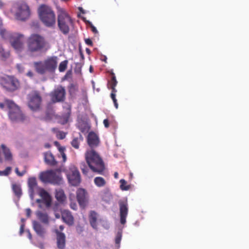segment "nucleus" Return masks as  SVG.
Returning <instances> with one entry per match:
<instances>
[{"instance_id":"1","label":"nucleus","mask_w":249,"mask_h":249,"mask_svg":"<svg viewBox=\"0 0 249 249\" xmlns=\"http://www.w3.org/2000/svg\"><path fill=\"white\" fill-rule=\"evenodd\" d=\"M86 162L82 161L79 164V167L82 173L88 175L89 168L94 173L104 175L105 165L102 158L94 150L87 151L85 153Z\"/></svg>"},{"instance_id":"2","label":"nucleus","mask_w":249,"mask_h":249,"mask_svg":"<svg viewBox=\"0 0 249 249\" xmlns=\"http://www.w3.org/2000/svg\"><path fill=\"white\" fill-rule=\"evenodd\" d=\"M86 162L82 161L79 164V167L82 173L88 175L89 168L94 173L104 175L105 165L102 158L94 150L87 151L85 153Z\"/></svg>"},{"instance_id":"3","label":"nucleus","mask_w":249,"mask_h":249,"mask_svg":"<svg viewBox=\"0 0 249 249\" xmlns=\"http://www.w3.org/2000/svg\"><path fill=\"white\" fill-rule=\"evenodd\" d=\"M26 52L29 54L47 51L49 43L45 37L38 34H32L27 39Z\"/></svg>"},{"instance_id":"4","label":"nucleus","mask_w":249,"mask_h":249,"mask_svg":"<svg viewBox=\"0 0 249 249\" xmlns=\"http://www.w3.org/2000/svg\"><path fill=\"white\" fill-rule=\"evenodd\" d=\"M0 35L4 39L9 40L11 46L18 52H21L24 47V36L23 35L8 32L2 27H0Z\"/></svg>"},{"instance_id":"5","label":"nucleus","mask_w":249,"mask_h":249,"mask_svg":"<svg viewBox=\"0 0 249 249\" xmlns=\"http://www.w3.org/2000/svg\"><path fill=\"white\" fill-rule=\"evenodd\" d=\"M39 18L47 27H53L56 23V17L53 9L45 4H41L38 8Z\"/></svg>"},{"instance_id":"6","label":"nucleus","mask_w":249,"mask_h":249,"mask_svg":"<svg viewBox=\"0 0 249 249\" xmlns=\"http://www.w3.org/2000/svg\"><path fill=\"white\" fill-rule=\"evenodd\" d=\"M57 66V57L55 56L48 57L44 61H40L34 63L36 71L40 74H44L46 72H53Z\"/></svg>"},{"instance_id":"7","label":"nucleus","mask_w":249,"mask_h":249,"mask_svg":"<svg viewBox=\"0 0 249 249\" xmlns=\"http://www.w3.org/2000/svg\"><path fill=\"white\" fill-rule=\"evenodd\" d=\"M5 104L8 108V116L12 121L24 123L28 120V117L26 116L13 101L5 99Z\"/></svg>"},{"instance_id":"8","label":"nucleus","mask_w":249,"mask_h":249,"mask_svg":"<svg viewBox=\"0 0 249 249\" xmlns=\"http://www.w3.org/2000/svg\"><path fill=\"white\" fill-rule=\"evenodd\" d=\"M57 23L60 31L64 35H67L69 33L70 26L72 24V20L63 8H59L58 9Z\"/></svg>"},{"instance_id":"9","label":"nucleus","mask_w":249,"mask_h":249,"mask_svg":"<svg viewBox=\"0 0 249 249\" xmlns=\"http://www.w3.org/2000/svg\"><path fill=\"white\" fill-rule=\"evenodd\" d=\"M0 85L6 90L13 92L20 87V83L17 78L13 76L6 75L0 78Z\"/></svg>"},{"instance_id":"10","label":"nucleus","mask_w":249,"mask_h":249,"mask_svg":"<svg viewBox=\"0 0 249 249\" xmlns=\"http://www.w3.org/2000/svg\"><path fill=\"white\" fill-rule=\"evenodd\" d=\"M40 179L44 182H49L53 184H60L62 181L60 173L53 170L42 173L40 176Z\"/></svg>"},{"instance_id":"11","label":"nucleus","mask_w":249,"mask_h":249,"mask_svg":"<svg viewBox=\"0 0 249 249\" xmlns=\"http://www.w3.org/2000/svg\"><path fill=\"white\" fill-rule=\"evenodd\" d=\"M17 9L15 16L16 18L20 20H24L30 17L31 11L28 5L24 1L18 2L15 4Z\"/></svg>"},{"instance_id":"12","label":"nucleus","mask_w":249,"mask_h":249,"mask_svg":"<svg viewBox=\"0 0 249 249\" xmlns=\"http://www.w3.org/2000/svg\"><path fill=\"white\" fill-rule=\"evenodd\" d=\"M66 176L69 182L72 186H76L81 182V177L77 168L74 165L70 166L66 171Z\"/></svg>"},{"instance_id":"13","label":"nucleus","mask_w":249,"mask_h":249,"mask_svg":"<svg viewBox=\"0 0 249 249\" xmlns=\"http://www.w3.org/2000/svg\"><path fill=\"white\" fill-rule=\"evenodd\" d=\"M66 90L64 87L59 85L49 93L51 101L52 103L62 102L66 99Z\"/></svg>"},{"instance_id":"14","label":"nucleus","mask_w":249,"mask_h":249,"mask_svg":"<svg viewBox=\"0 0 249 249\" xmlns=\"http://www.w3.org/2000/svg\"><path fill=\"white\" fill-rule=\"evenodd\" d=\"M42 102V97L39 91H33L28 95V107L33 111H36L40 108Z\"/></svg>"},{"instance_id":"15","label":"nucleus","mask_w":249,"mask_h":249,"mask_svg":"<svg viewBox=\"0 0 249 249\" xmlns=\"http://www.w3.org/2000/svg\"><path fill=\"white\" fill-rule=\"evenodd\" d=\"M76 198L80 206L82 208H85L88 203L87 193L85 189H78L76 191Z\"/></svg>"},{"instance_id":"16","label":"nucleus","mask_w":249,"mask_h":249,"mask_svg":"<svg viewBox=\"0 0 249 249\" xmlns=\"http://www.w3.org/2000/svg\"><path fill=\"white\" fill-rule=\"evenodd\" d=\"M120 209V222L124 225L126 223V218L128 214V206L126 202L120 201L119 203Z\"/></svg>"},{"instance_id":"17","label":"nucleus","mask_w":249,"mask_h":249,"mask_svg":"<svg viewBox=\"0 0 249 249\" xmlns=\"http://www.w3.org/2000/svg\"><path fill=\"white\" fill-rule=\"evenodd\" d=\"M99 139L96 134L93 132H90L87 137V142L91 148L97 146L99 143Z\"/></svg>"},{"instance_id":"18","label":"nucleus","mask_w":249,"mask_h":249,"mask_svg":"<svg viewBox=\"0 0 249 249\" xmlns=\"http://www.w3.org/2000/svg\"><path fill=\"white\" fill-rule=\"evenodd\" d=\"M56 234L57 247L59 249H64L66 246V236L63 232H60L58 230H55Z\"/></svg>"},{"instance_id":"19","label":"nucleus","mask_w":249,"mask_h":249,"mask_svg":"<svg viewBox=\"0 0 249 249\" xmlns=\"http://www.w3.org/2000/svg\"><path fill=\"white\" fill-rule=\"evenodd\" d=\"M62 218L63 221L69 226L74 223V218L71 213L68 210H64L61 212Z\"/></svg>"},{"instance_id":"20","label":"nucleus","mask_w":249,"mask_h":249,"mask_svg":"<svg viewBox=\"0 0 249 249\" xmlns=\"http://www.w3.org/2000/svg\"><path fill=\"white\" fill-rule=\"evenodd\" d=\"M43 155L45 162L47 164L52 166H55L57 164V161L50 151L45 152Z\"/></svg>"},{"instance_id":"21","label":"nucleus","mask_w":249,"mask_h":249,"mask_svg":"<svg viewBox=\"0 0 249 249\" xmlns=\"http://www.w3.org/2000/svg\"><path fill=\"white\" fill-rule=\"evenodd\" d=\"M29 187V194L32 199H33L34 196V190L37 186V182L35 178H30L28 181Z\"/></svg>"},{"instance_id":"22","label":"nucleus","mask_w":249,"mask_h":249,"mask_svg":"<svg viewBox=\"0 0 249 249\" xmlns=\"http://www.w3.org/2000/svg\"><path fill=\"white\" fill-rule=\"evenodd\" d=\"M33 229L39 236L44 237L46 232V230L39 223L34 221L33 222Z\"/></svg>"},{"instance_id":"23","label":"nucleus","mask_w":249,"mask_h":249,"mask_svg":"<svg viewBox=\"0 0 249 249\" xmlns=\"http://www.w3.org/2000/svg\"><path fill=\"white\" fill-rule=\"evenodd\" d=\"M1 147L2 149L5 160L8 161H11L13 159V156L10 149L3 144L1 145Z\"/></svg>"},{"instance_id":"24","label":"nucleus","mask_w":249,"mask_h":249,"mask_svg":"<svg viewBox=\"0 0 249 249\" xmlns=\"http://www.w3.org/2000/svg\"><path fill=\"white\" fill-rule=\"evenodd\" d=\"M55 197L57 200L60 203H63L65 201L66 198L64 191L60 189L56 190Z\"/></svg>"},{"instance_id":"25","label":"nucleus","mask_w":249,"mask_h":249,"mask_svg":"<svg viewBox=\"0 0 249 249\" xmlns=\"http://www.w3.org/2000/svg\"><path fill=\"white\" fill-rule=\"evenodd\" d=\"M12 189L15 196L18 198H19L22 194L20 185L17 183H13L12 185Z\"/></svg>"},{"instance_id":"26","label":"nucleus","mask_w":249,"mask_h":249,"mask_svg":"<svg viewBox=\"0 0 249 249\" xmlns=\"http://www.w3.org/2000/svg\"><path fill=\"white\" fill-rule=\"evenodd\" d=\"M97 213L94 211L91 212L90 215H89V222H90L91 226L94 229L97 228Z\"/></svg>"},{"instance_id":"27","label":"nucleus","mask_w":249,"mask_h":249,"mask_svg":"<svg viewBox=\"0 0 249 249\" xmlns=\"http://www.w3.org/2000/svg\"><path fill=\"white\" fill-rule=\"evenodd\" d=\"M36 216L38 219L45 224H48L49 217L46 213L38 211L36 213Z\"/></svg>"},{"instance_id":"28","label":"nucleus","mask_w":249,"mask_h":249,"mask_svg":"<svg viewBox=\"0 0 249 249\" xmlns=\"http://www.w3.org/2000/svg\"><path fill=\"white\" fill-rule=\"evenodd\" d=\"M83 137L82 135L79 133V136L77 137L74 138L71 142V144L72 146L75 148L78 149L79 147V144L81 142L83 141Z\"/></svg>"},{"instance_id":"29","label":"nucleus","mask_w":249,"mask_h":249,"mask_svg":"<svg viewBox=\"0 0 249 249\" xmlns=\"http://www.w3.org/2000/svg\"><path fill=\"white\" fill-rule=\"evenodd\" d=\"M94 183L98 187H102L106 185L107 182L102 177H97L94 179Z\"/></svg>"},{"instance_id":"30","label":"nucleus","mask_w":249,"mask_h":249,"mask_svg":"<svg viewBox=\"0 0 249 249\" xmlns=\"http://www.w3.org/2000/svg\"><path fill=\"white\" fill-rule=\"evenodd\" d=\"M111 78L107 82V86L108 89L115 88L117 84V83H118L116 80L115 74L113 71H112L111 72Z\"/></svg>"},{"instance_id":"31","label":"nucleus","mask_w":249,"mask_h":249,"mask_svg":"<svg viewBox=\"0 0 249 249\" xmlns=\"http://www.w3.org/2000/svg\"><path fill=\"white\" fill-rule=\"evenodd\" d=\"M10 56L9 51L5 50L3 47L0 45V58L2 60H5Z\"/></svg>"},{"instance_id":"32","label":"nucleus","mask_w":249,"mask_h":249,"mask_svg":"<svg viewBox=\"0 0 249 249\" xmlns=\"http://www.w3.org/2000/svg\"><path fill=\"white\" fill-rule=\"evenodd\" d=\"M111 89V92L110 93V97L112 100L114 106L116 109L118 108V104L117 103V99L116 98V93L117 92V90L115 89V88H112L110 89Z\"/></svg>"},{"instance_id":"33","label":"nucleus","mask_w":249,"mask_h":249,"mask_svg":"<svg viewBox=\"0 0 249 249\" xmlns=\"http://www.w3.org/2000/svg\"><path fill=\"white\" fill-rule=\"evenodd\" d=\"M120 182V188L122 191H127L130 188V185H127V182L124 179H121Z\"/></svg>"},{"instance_id":"34","label":"nucleus","mask_w":249,"mask_h":249,"mask_svg":"<svg viewBox=\"0 0 249 249\" xmlns=\"http://www.w3.org/2000/svg\"><path fill=\"white\" fill-rule=\"evenodd\" d=\"M39 194V196L44 200L48 199L49 198V197H50V196L49 193L43 189H42L40 190Z\"/></svg>"},{"instance_id":"35","label":"nucleus","mask_w":249,"mask_h":249,"mask_svg":"<svg viewBox=\"0 0 249 249\" xmlns=\"http://www.w3.org/2000/svg\"><path fill=\"white\" fill-rule=\"evenodd\" d=\"M68 63V60H64L60 63L58 68L60 72H63L66 70L67 67Z\"/></svg>"},{"instance_id":"36","label":"nucleus","mask_w":249,"mask_h":249,"mask_svg":"<svg viewBox=\"0 0 249 249\" xmlns=\"http://www.w3.org/2000/svg\"><path fill=\"white\" fill-rule=\"evenodd\" d=\"M78 129L81 130L82 133H87L90 129L89 125H78Z\"/></svg>"},{"instance_id":"37","label":"nucleus","mask_w":249,"mask_h":249,"mask_svg":"<svg viewBox=\"0 0 249 249\" xmlns=\"http://www.w3.org/2000/svg\"><path fill=\"white\" fill-rule=\"evenodd\" d=\"M11 171V167H7L4 171H0V176H8L9 175Z\"/></svg>"},{"instance_id":"38","label":"nucleus","mask_w":249,"mask_h":249,"mask_svg":"<svg viewBox=\"0 0 249 249\" xmlns=\"http://www.w3.org/2000/svg\"><path fill=\"white\" fill-rule=\"evenodd\" d=\"M66 134L67 133L63 131H59L56 133V137L60 140H63L66 137Z\"/></svg>"},{"instance_id":"39","label":"nucleus","mask_w":249,"mask_h":249,"mask_svg":"<svg viewBox=\"0 0 249 249\" xmlns=\"http://www.w3.org/2000/svg\"><path fill=\"white\" fill-rule=\"evenodd\" d=\"M122 239V233L118 232L115 238V243L119 246Z\"/></svg>"},{"instance_id":"40","label":"nucleus","mask_w":249,"mask_h":249,"mask_svg":"<svg viewBox=\"0 0 249 249\" xmlns=\"http://www.w3.org/2000/svg\"><path fill=\"white\" fill-rule=\"evenodd\" d=\"M86 23L87 24H88V25L90 26L92 32L94 34H97L98 33V32L97 29L96 28V27L95 26H94V25L92 24V23L91 22H90L89 21H87Z\"/></svg>"},{"instance_id":"41","label":"nucleus","mask_w":249,"mask_h":249,"mask_svg":"<svg viewBox=\"0 0 249 249\" xmlns=\"http://www.w3.org/2000/svg\"><path fill=\"white\" fill-rule=\"evenodd\" d=\"M67 114L65 116V123H67L68 120V118L70 115L71 114V107L69 106L67 108Z\"/></svg>"},{"instance_id":"42","label":"nucleus","mask_w":249,"mask_h":249,"mask_svg":"<svg viewBox=\"0 0 249 249\" xmlns=\"http://www.w3.org/2000/svg\"><path fill=\"white\" fill-rule=\"evenodd\" d=\"M77 90L74 84H71L69 87V92L70 94L74 93Z\"/></svg>"},{"instance_id":"43","label":"nucleus","mask_w":249,"mask_h":249,"mask_svg":"<svg viewBox=\"0 0 249 249\" xmlns=\"http://www.w3.org/2000/svg\"><path fill=\"white\" fill-rule=\"evenodd\" d=\"M15 172L18 176L22 177L26 173V171L25 170H24L21 172H20L18 171V168H16L15 169Z\"/></svg>"},{"instance_id":"44","label":"nucleus","mask_w":249,"mask_h":249,"mask_svg":"<svg viewBox=\"0 0 249 249\" xmlns=\"http://www.w3.org/2000/svg\"><path fill=\"white\" fill-rule=\"evenodd\" d=\"M85 43H86V44L89 45L90 46H93L92 41H91V40L90 39L87 38L85 40Z\"/></svg>"},{"instance_id":"45","label":"nucleus","mask_w":249,"mask_h":249,"mask_svg":"<svg viewBox=\"0 0 249 249\" xmlns=\"http://www.w3.org/2000/svg\"><path fill=\"white\" fill-rule=\"evenodd\" d=\"M26 216L27 217H30L31 214V210L30 208H27L25 210Z\"/></svg>"},{"instance_id":"46","label":"nucleus","mask_w":249,"mask_h":249,"mask_svg":"<svg viewBox=\"0 0 249 249\" xmlns=\"http://www.w3.org/2000/svg\"><path fill=\"white\" fill-rule=\"evenodd\" d=\"M24 230V224H22L21 225L20 227V230H19L20 235H21L23 233Z\"/></svg>"},{"instance_id":"47","label":"nucleus","mask_w":249,"mask_h":249,"mask_svg":"<svg viewBox=\"0 0 249 249\" xmlns=\"http://www.w3.org/2000/svg\"><path fill=\"white\" fill-rule=\"evenodd\" d=\"M45 201H46V204L47 206L49 207L51 205V202L50 197H49V198L48 199L45 200Z\"/></svg>"},{"instance_id":"48","label":"nucleus","mask_w":249,"mask_h":249,"mask_svg":"<svg viewBox=\"0 0 249 249\" xmlns=\"http://www.w3.org/2000/svg\"><path fill=\"white\" fill-rule=\"evenodd\" d=\"M61 155L62 158H63V161L65 162L66 160V159H67V157H66V154H65V153H63L61 154Z\"/></svg>"},{"instance_id":"49","label":"nucleus","mask_w":249,"mask_h":249,"mask_svg":"<svg viewBox=\"0 0 249 249\" xmlns=\"http://www.w3.org/2000/svg\"><path fill=\"white\" fill-rule=\"evenodd\" d=\"M59 151L60 153V154H62L63 153H64L65 148L63 147H60L58 148Z\"/></svg>"},{"instance_id":"50","label":"nucleus","mask_w":249,"mask_h":249,"mask_svg":"<svg viewBox=\"0 0 249 249\" xmlns=\"http://www.w3.org/2000/svg\"><path fill=\"white\" fill-rule=\"evenodd\" d=\"M76 230L79 232H81L83 231L82 228L81 226H77L76 228Z\"/></svg>"},{"instance_id":"51","label":"nucleus","mask_w":249,"mask_h":249,"mask_svg":"<svg viewBox=\"0 0 249 249\" xmlns=\"http://www.w3.org/2000/svg\"><path fill=\"white\" fill-rule=\"evenodd\" d=\"M27 75L31 77L33 76V73L31 71H29L27 72Z\"/></svg>"},{"instance_id":"52","label":"nucleus","mask_w":249,"mask_h":249,"mask_svg":"<svg viewBox=\"0 0 249 249\" xmlns=\"http://www.w3.org/2000/svg\"><path fill=\"white\" fill-rule=\"evenodd\" d=\"M5 105H6L5 100H4V103H0V108H3Z\"/></svg>"},{"instance_id":"53","label":"nucleus","mask_w":249,"mask_h":249,"mask_svg":"<svg viewBox=\"0 0 249 249\" xmlns=\"http://www.w3.org/2000/svg\"><path fill=\"white\" fill-rule=\"evenodd\" d=\"M104 124H109V122L108 119H105L103 121Z\"/></svg>"},{"instance_id":"54","label":"nucleus","mask_w":249,"mask_h":249,"mask_svg":"<svg viewBox=\"0 0 249 249\" xmlns=\"http://www.w3.org/2000/svg\"><path fill=\"white\" fill-rule=\"evenodd\" d=\"M71 208L73 210H76V205L75 204H71Z\"/></svg>"},{"instance_id":"55","label":"nucleus","mask_w":249,"mask_h":249,"mask_svg":"<svg viewBox=\"0 0 249 249\" xmlns=\"http://www.w3.org/2000/svg\"><path fill=\"white\" fill-rule=\"evenodd\" d=\"M44 146L45 148H49L51 147V145L49 143H46L45 144Z\"/></svg>"},{"instance_id":"56","label":"nucleus","mask_w":249,"mask_h":249,"mask_svg":"<svg viewBox=\"0 0 249 249\" xmlns=\"http://www.w3.org/2000/svg\"><path fill=\"white\" fill-rule=\"evenodd\" d=\"M118 173L117 172H115L114 174V177L115 178H118Z\"/></svg>"},{"instance_id":"57","label":"nucleus","mask_w":249,"mask_h":249,"mask_svg":"<svg viewBox=\"0 0 249 249\" xmlns=\"http://www.w3.org/2000/svg\"><path fill=\"white\" fill-rule=\"evenodd\" d=\"M64 227L63 225H60L59 226V229L60 231H63L64 230Z\"/></svg>"},{"instance_id":"58","label":"nucleus","mask_w":249,"mask_h":249,"mask_svg":"<svg viewBox=\"0 0 249 249\" xmlns=\"http://www.w3.org/2000/svg\"><path fill=\"white\" fill-rule=\"evenodd\" d=\"M86 52L88 53V54H90V51L89 49L88 48H86Z\"/></svg>"},{"instance_id":"59","label":"nucleus","mask_w":249,"mask_h":249,"mask_svg":"<svg viewBox=\"0 0 249 249\" xmlns=\"http://www.w3.org/2000/svg\"><path fill=\"white\" fill-rule=\"evenodd\" d=\"M3 6V3L0 0V9Z\"/></svg>"},{"instance_id":"60","label":"nucleus","mask_w":249,"mask_h":249,"mask_svg":"<svg viewBox=\"0 0 249 249\" xmlns=\"http://www.w3.org/2000/svg\"><path fill=\"white\" fill-rule=\"evenodd\" d=\"M55 217L59 218L60 217V215L59 214H55Z\"/></svg>"},{"instance_id":"61","label":"nucleus","mask_w":249,"mask_h":249,"mask_svg":"<svg viewBox=\"0 0 249 249\" xmlns=\"http://www.w3.org/2000/svg\"><path fill=\"white\" fill-rule=\"evenodd\" d=\"M80 54H81L82 58L84 59V55H83V54L82 53V52H80Z\"/></svg>"},{"instance_id":"62","label":"nucleus","mask_w":249,"mask_h":249,"mask_svg":"<svg viewBox=\"0 0 249 249\" xmlns=\"http://www.w3.org/2000/svg\"><path fill=\"white\" fill-rule=\"evenodd\" d=\"M54 143H55V145L58 144V142H55Z\"/></svg>"},{"instance_id":"63","label":"nucleus","mask_w":249,"mask_h":249,"mask_svg":"<svg viewBox=\"0 0 249 249\" xmlns=\"http://www.w3.org/2000/svg\"><path fill=\"white\" fill-rule=\"evenodd\" d=\"M105 127H107V128L108 127V126H109V125H105Z\"/></svg>"},{"instance_id":"64","label":"nucleus","mask_w":249,"mask_h":249,"mask_svg":"<svg viewBox=\"0 0 249 249\" xmlns=\"http://www.w3.org/2000/svg\"><path fill=\"white\" fill-rule=\"evenodd\" d=\"M21 221H22V222H23V221H24V219H21Z\"/></svg>"}]
</instances>
